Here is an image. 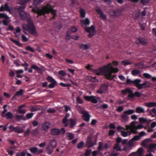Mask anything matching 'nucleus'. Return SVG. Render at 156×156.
<instances>
[{"label":"nucleus","instance_id":"f257e3e1","mask_svg":"<svg viewBox=\"0 0 156 156\" xmlns=\"http://www.w3.org/2000/svg\"><path fill=\"white\" fill-rule=\"evenodd\" d=\"M32 11L37 13L38 16L44 15L46 13L48 14L50 12L53 15V19H54L56 16V11L54 10L49 4H48L41 9L37 7L33 8L32 9Z\"/></svg>","mask_w":156,"mask_h":156},{"label":"nucleus","instance_id":"f03ea898","mask_svg":"<svg viewBox=\"0 0 156 156\" xmlns=\"http://www.w3.org/2000/svg\"><path fill=\"white\" fill-rule=\"evenodd\" d=\"M92 65H90L88 64L87 66H85L88 70L92 71L93 73L97 75H102L103 73H105L107 75L108 74V72L110 71V67H112L110 64H108L107 65L103 67L99 68L97 69H94L91 68V66H92Z\"/></svg>","mask_w":156,"mask_h":156},{"label":"nucleus","instance_id":"7ed1b4c3","mask_svg":"<svg viewBox=\"0 0 156 156\" xmlns=\"http://www.w3.org/2000/svg\"><path fill=\"white\" fill-rule=\"evenodd\" d=\"M22 27L24 30L23 32L25 34H27V33L25 30L27 31L29 33L32 35H34L37 33L35 26L32 22L31 21H29L27 24H23Z\"/></svg>","mask_w":156,"mask_h":156},{"label":"nucleus","instance_id":"20e7f679","mask_svg":"<svg viewBox=\"0 0 156 156\" xmlns=\"http://www.w3.org/2000/svg\"><path fill=\"white\" fill-rule=\"evenodd\" d=\"M135 112V111L133 109H129L124 111L121 115L122 121L123 122H128L129 119V115H131Z\"/></svg>","mask_w":156,"mask_h":156},{"label":"nucleus","instance_id":"39448f33","mask_svg":"<svg viewBox=\"0 0 156 156\" xmlns=\"http://www.w3.org/2000/svg\"><path fill=\"white\" fill-rule=\"evenodd\" d=\"M121 92L124 95H126L127 93H129L128 97L130 98H133L134 97L139 98L141 96V94L139 92L136 91L134 93H133V91L128 88L122 90Z\"/></svg>","mask_w":156,"mask_h":156},{"label":"nucleus","instance_id":"423d86ee","mask_svg":"<svg viewBox=\"0 0 156 156\" xmlns=\"http://www.w3.org/2000/svg\"><path fill=\"white\" fill-rule=\"evenodd\" d=\"M109 64H111V66L112 67H110V71L108 72V74L107 75H106L105 73H103V74L106 77V78L109 80H112L113 79V78H115L116 76L115 75H114L112 76V75L113 73H117L119 71V70L118 68H114L113 67L111 63H110Z\"/></svg>","mask_w":156,"mask_h":156},{"label":"nucleus","instance_id":"0eeeda50","mask_svg":"<svg viewBox=\"0 0 156 156\" xmlns=\"http://www.w3.org/2000/svg\"><path fill=\"white\" fill-rule=\"evenodd\" d=\"M136 87L139 90L142 89L143 88H148L151 87V83L148 81H146L144 83L140 84L141 82L140 79H138Z\"/></svg>","mask_w":156,"mask_h":156},{"label":"nucleus","instance_id":"6e6552de","mask_svg":"<svg viewBox=\"0 0 156 156\" xmlns=\"http://www.w3.org/2000/svg\"><path fill=\"white\" fill-rule=\"evenodd\" d=\"M109 14L112 17L116 18L121 16V11L119 9L116 10L111 9L110 11Z\"/></svg>","mask_w":156,"mask_h":156},{"label":"nucleus","instance_id":"1a4fd4ad","mask_svg":"<svg viewBox=\"0 0 156 156\" xmlns=\"http://www.w3.org/2000/svg\"><path fill=\"white\" fill-rule=\"evenodd\" d=\"M46 80L49 82H51V83L48 85V87L50 88H54L57 85L56 81L52 77L48 76H47Z\"/></svg>","mask_w":156,"mask_h":156},{"label":"nucleus","instance_id":"9d476101","mask_svg":"<svg viewBox=\"0 0 156 156\" xmlns=\"http://www.w3.org/2000/svg\"><path fill=\"white\" fill-rule=\"evenodd\" d=\"M117 131L121 133V135L124 137L130 135H129V131L124 130V128L120 126H118L116 128Z\"/></svg>","mask_w":156,"mask_h":156},{"label":"nucleus","instance_id":"9b49d317","mask_svg":"<svg viewBox=\"0 0 156 156\" xmlns=\"http://www.w3.org/2000/svg\"><path fill=\"white\" fill-rule=\"evenodd\" d=\"M81 114L83 115V119L87 122H89L90 117V115L87 111H83L81 112Z\"/></svg>","mask_w":156,"mask_h":156},{"label":"nucleus","instance_id":"f8f14e48","mask_svg":"<svg viewBox=\"0 0 156 156\" xmlns=\"http://www.w3.org/2000/svg\"><path fill=\"white\" fill-rule=\"evenodd\" d=\"M108 86L107 84H102L98 90L97 91V93L100 94H102L105 93L107 90Z\"/></svg>","mask_w":156,"mask_h":156},{"label":"nucleus","instance_id":"ddd939ff","mask_svg":"<svg viewBox=\"0 0 156 156\" xmlns=\"http://www.w3.org/2000/svg\"><path fill=\"white\" fill-rule=\"evenodd\" d=\"M84 98L86 101H90L94 104H96L98 102V101L95 98V97L93 96H84Z\"/></svg>","mask_w":156,"mask_h":156},{"label":"nucleus","instance_id":"4468645a","mask_svg":"<svg viewBox=\"0 0 156 156\" xmlns=\"http://www.w3.org/2000/svg\"><path fill=\"white\" fill-rule=\"evenodd\" d=\"M32 69L35 70L39 73H42V70L41 69L35 65H32L31 66V67L28 69V73H32L33 72Z\"/></svg>","mask_w":156,"mask_h":156},{"label":"nucleus","instance_id":"2eb2a0df","mask_svg":"<svg viewBox=\"0 0 156 156\" xmlns=\"http://www.w3.org/2000/svg\"><path fill=\"white\" fill-rule=\"evenodd\" d=\"M144 150L142 147L139 148L136 152H133L132 155L133 156H143Z\"/></svg>","mask_w":156,"mask_h":156},{"label":"nucleus","instance_id":"dca6fc26","mask_svg":"<svg viewBox=\"0 0 156 156\" xmlns=\"http://www.w3.org/2000/svg\"><path fill=\"white\" fill-rule=\"evenodd\" d=\"M26 107V105L25 104L20 105L18 107L17 112L20 114H24L25 113L27 110L24 108Z\"/></svg>","mask_w":156,"mask_h":156},{"label":"nucleus","instance_id":"f3484780","mask_svg":"<svg viewBox=\"0 0 156 156\" xmlns=\"http://www.w3.org/2000/svg\"><path fill=\"white\" fill-rule=\"evenodd\" d=\"M4 11H7L9 13L11 12V9L9 8L8 3H5L4 6L2 5L0 7V12H3Z\"/></svg>","mask_w":156,"mask_h":156},{"label":"nucleus","instance_id":"a211bd4d","mask_svg":"<svg viewBox=\"0 0 156 156\" xmlns=\"http://www.w3.org/2000/svg\"><path fill=\"white\" fill-rule=\"evenodd\" d=\"M96 143V141L93 142L90 138H88L87 140L86 145L88 148L92 147L95 145Z\"/></svg>","mask_w":156,"mask_h":156},{"label":"nucleus","instance_id":"6ab92c4d","mask_svg":"<svg viewBox=\"0 0 156 156\" xmlns=\"http://www.w3.org/2000/svg\"><path fill=\"white\" fill-rule=\"evenodd\" d=\"M137 40L138 41L137 42V44H141L143 45H145L148 43L146 39L143 37L138 38Z\"/></svg>","mask_w":156,"mask_h":156},{"label":"nucleus","instance_id":"aec40b11","mask_svg":"<svg viewBox=\"0 0 156 156\" xmlns=\"http://www.w3.org/2000/svg\"><path fill=\"white\" fill-rule=\"evenodd\" d=\"M103 142H100L99 143V145L98 147V150L99 151H100L102 150V149H107L108 147V144L106 143L103 146Z\"/></svg>","mask_w":156,"mask_h":156},{"label":"nucleus","instance_id":"412c9836","mask_svg":"<svg viewBox=\"0 0 156 156\" xmlns=\"http://www.w3.org/2000/svg\"><path fill=\"white\" fill-rule=\"evenodd\" d=\"M80 22L83 27H86L89 25L90 23V21L88 18H86L85 20H81Z\"/></svg>","mask_w":156,"mask_h":156},{"label":"nucleus","instance_id":"4be33fe9","mask_svg":"<svg viewBox=\"0 0 156 156\" xmlns=\"http://www.w3.org/2000/svg\"><path fill=\"white\" fill-rule=\"evenodd\" d=\"M69 121L70 122L69 128H73L77 123L76 120L75 119H70Z\"/></svg>","mask_w":156,"mask_h":156},{"label":"nucleus","instance_id":"5701e85b","mask_svg":"<svg viewBox=\"0 0 156 156\" xmlns=\"http://www.w3.org/2000/svg\"><path fill=\"white\" fill-rule=\"evenodd\" d=\"M50 127V124L49 122H45L42 124V129L43 130L47 131Z\"/></svg>","mask_w":156,"mask_h":156},{"label":"nucleus","instance_id":"b1692460","mask_svg":"<svg viewBox=\"0 0 156 156\" xmlns=\"http://www.w3.org/2000/svg\"><path fill=\"white\" fill-rule=\"evenodd\" d=\"M79 46L81 49H83V50H87L90 47V44H84L81 43L79 44Z\"/></svg>","mask_w":156,"mask_h":156},{"label":"nucleus","instance_id":"393cba45","mask_svg":"<svg viewBox=\"0 0 156 156\" xmlns=\"http://www.w3.org/2000/svg\"><path fill=\"white\" fill-rule=\"evenodd\" d=\"M138 79H136L134 80H131L129 79H127L126 80V83L127 84H133L134 86L136 87Z\"/></svg>","mask_w":156,"mask_h":156},{"label":"nucleus","instance_id":"a878e982","mask_svg":"<svg viewBox=\"0 0 156 156\" xmlns=\"http://www.w3.org/2000/svg\"><path fill=\"white\" fill-rule=\"evenodd\" d=\"M21 18L23 20L28 19L29 18V14L26 12H24L19 15Z\"/></svg>","mask_w":156,"mask_h":156},{"label":"nucleus","instance_id":"bb28decb","mask_svg":"<svg viewBox=\"0 0 156 156\" xmlns=\"http://www.w3.org/2000/svg\"><path fill=\"white\" fill-rule=\"evenodd\" d=\"M96 11L97 13L100 15V17L103 20H105L106 19V16L104 14L103 12L100 9H98L96 10Z\"/></svg>","mask_w":156,"mask_h":156},{"label":"nucleus","instance_id":"cd10ccee","mask_svg":"<svg viewBox=\"0 0 156 156\" xmlns=\"http://www.w3.org/2000/svg\"><path fill=\"white\" fill-rule=\"evenodd\" d=\"M86 31L88 33L90 32H95V27L93 25H91L90 27H86L85 28Z\"/></svg>","mask_w":156,"mask_h":156},{"label":"nucleus","instance_id":"c85d7f7f","mask_svg":"<svg viewBox=\"0 0 156 156\" xmlns=\"http://www.w3.org/2000/svg\"><path fill=\"white\" fill-rule=\"evenodd\" d=\"M51 132L54 135H58L60 133V130L55 128L51 129Z\"/></svg>","mask_w":156,"mask_h":156},{"label":"nucleus","instance_id":"c756f323","mask_svg":"<svg viewBox=\"0 0 156 156\" xmlns=\"http://www.w3.org/2000/svg\"><path fill=\"white\" fill-rule=\"evenodd\" d=\"M24 131V129L21 126H17L16 127L15 132L18 133H22Z\"/></svg>","mask_w":156,"mask_h":156},{"label":"nucleus","instance_id":"7c9ffc66","mask_svg":"<svg viewBox=\"0 0 156 156\" xmlns=\"http://www.w3.org/2000/svg\"><path fill=\"white\" fill-rule=\"evenodd\" d=\"M145 105L148 108L153 107L156 106V102H150L145 103Z\"/></svg>","mask_w":156,"mask_h":156},{"label":"nucleus","instance_id":"2f4dec72","mask_svg":"<svg viewBox=\"0 0 156 156\" xmlns=\"http://www.w3.org/2000/svg\"><path fill=\"white\" fill-rule=\"evenodd\" d=\"M137 130V129L136 127V126H134L133 127L132 126L130 130L129 131V135H131L133 133L134 134L138 133Z\"/></svg>","mask_w":156,"mask_h":156},{"label":"nucleus","instance_id":"473e14b6","mask_svg":"<svg viewBox=\"0 0 156 156\" xmlns=\"http://www.w3.org/2000/svg\"><path fill=\"white\" fill-rule=\"evenodd\" d=\"M136 112L138 113H144L145 112L144 109L142 107H137L136 108Z\"/></svg>","mask_w":156,"mask_h":156},{"label":"nucleus","instance_id":"72a5a7b5","mask_svg":"<svg viewBox=\"0 0 156 156\" xmlns=\"http://www.w3.org/2000/svg\"><path fill=\"white\" fill-rule=\"evenodd\" d=\"M6 117V119H11L13 117V114L10 112H8L5 115L4 117Z\"/></svg>","mask_w":156,"mask_h":156},{"label":"nucleus","instance_id":"f704fd0d","mask_svg":"<svg viewBox=\"0 0 156 156\" xmlns=\"http://www.w3.org/2000/svg\"><path fill=\"white\" fill-rule=\"evenodd\" d=\"M79 12L81 18H83L85 17L86 12L83 9L80 8V9Z\"/></svg>","mask_w":156,"mask_h":156},{"label":"nucleus","instance_id":"c9c22d12","mask_svg":"<svg viewBox=\"0 0 156 156\" xmlns=\"http://www.w3.org/2000/svg\"><path fill=\"white\" fill-rule=\"evenodd\" d=\"M56 145L55 140H53L50 141L48 145L50 146L52 148H54L56 147Z\"/></svg>","mask_w":156,"mask_h":156},{"label":"nucleus","instance_id":"e433bc0d","mask_svg":"<svg viewBox=\"0 0 156 156\" xmlns=\"http://www.w3.org/2000/svg\"><path fill=\"white\" fill-rule=\"evenodd\" d=\"M18 7V9L19 12V15H20L24 11V9L26 8V5Z\"/></svg>","mask_w":156,"mask_h":156},{"label":"nucleus","instance_id":"4c0bfd02","mask_svg":"<svg viewBox=\"0 0 156 156\" xmlns=\"http://www.w3.org/2000/svg\"><path fill=\"white\" fill-rule=\"evenodd\" d=\"M30 0H20L18 4L22 5H26V4L29 2Z\"/></svg>","mask_w":156,"mask_h":156},{"label":"nucleus","instance_id":"58836bf2","mask_svg":"<svg viewBox=\"0 0 156 156\" xmlns=\"http://www.w3.org/2000/svg\"><path fill=\"white\" fill-rule=\"evenodd\" d=\"M10 40L11 41L13 42L16 45L20 47H21L22 46V44L20 43L19 41L14 40L12 38H10Z\"/></svg>","mask_w":156,"mask_h":156},{"label":"nucleus","instance_id":"ea45409f","mask_svg":"<svg viewBox=\"0 0 156 156\" xmlns=\"http://www.w3.org/2000/svg\"><path fill=\"white\" fill-rule=\"evenodd\" d=\"M141 73V72L139 70L134 69L132 71V74L133 76H136Z\"/></svg>","mask_w":156,"mask_h":156},{"label":"nucleus","instance_id":"a19ab883","mask_svg":"<svg viewBox=\"0 0 156 156\" xmlns=\"http://www.w3.org/2000/svg\"><path fill=\"white\" fill-rule=\"evenodd\" d=\"M50 146L48 145V146L46 147V151L47 153L48 154H50L53 151V150L50 148Z\"/></svg>","mask_w":156,"mask_h":156},{"label":"nucleus","instance_id":"79ce46f5","mask_svg":"<svg viewBox=\"0 0 156 156\" xmlns=\"http://www.w3.org/2000/svg\"><path fill=\"white\" fill-rule=\"evenodd\" d=\"M44 0H34L33 4L34 5L37 6L40 4Z\"/></svg>","mask_w":156,"mask_h":156},{"label":"nucleus","instance_id":"37998d69","mask_svg":"<svg viewBox=\"0 0 156 156\" xmlns=\"http://www.w3.org/2000/svg\"><path fill=\"white\" fill-rule=\"evenodd\" d=\"M30 151L31 152L36 154L37 152V148L36 147H33L30 148Z\"/></svg>","mask_w":156,"mask_h":156},{"label":"nucleus","instance_id":"c03bdc74","mask_svg":"<svg viewBox=\"0 0 156 156\" xmlns=\"http://www.w3.org/2000/svg\"><path fill=\"white\" fill-rule=\"evenodd\" d=\"M67 135L69 140H72L73 139L74 137V134L71 133H67Z\"/></svg>","mask_w":156,"mask_h":156},{"label":"nucleus","instance_id":"a18cd8bd","mask_svg":"<svg viewBox=\"0 0 156 156\" xmlns=\"http://www.w3.org/2000/svg\"><path fill=\"white\" fill-rule=\"evenodd\" d=\"M156 147V144L154 143L150 144L149 146V151H152V150L153 149L155 148Z\"/></svg>","mask_w":156,"mask_h":156},{"label":"nucleus","instance_id":"49530a36","mask_svg":"<svg viewBox=\"0 0 156 156\" xmlns=\"http://www.w3.org/2000/svg\"><path fill=\"white\" fill-rule=\"evenodd\" d=\"M23 91L22 89H20L19 91H17L15 94L16 96H22L23 95Z\"/></svg>","mask_w":156,"mask_h":156},{"label":"nucleus","instance_id":"de8ad7c7","mask_svg":"<svg viewBox=\"0 0 156 156\" xmlns=\"http://www.w3.org/2000/svg\"><path fill=\"white\" fill-rule=\"evenodd\" d=\"M108 105L106 104H104L98 106V108L101 109H104L108 108Z\"/></svg>","mask_w":156,"mask_h":156},{"label":"nucleus","instance_id":"09e8293b","mask_svg":"<svg viewBox=\"0 0 156 156\" xmlns=\"http://www.w3.org/2000/svg\"><path fill=\"white\" fill-rule=\"evenodd\" d=\"M15 119L17 120H20L21 119L24 120L23 118V115H16L15 116Z\"/></svg>","mask_w":156,"mask_h":156},{"label":"nucleus","instance_id":"8fccbe9b","mask_svg":"<svg viewBox=\"0 0 156 156\" xmlns=\"http://www.w3.org/2000/svg\"><path fill=\"white\" fill-rule=\"evenodd\" d=\"M84 143L83 141L80 142L78 143L77 145V147L78 149H81L82 148Z\"/></svg>","mask_w":156,"mask_h":156},{"label":"nucleus","instance_id":"3c124183","mask_svg":"<svg viewBox=\"0 0 156 156\" xmlns=\"http://www.w3.org/2000/svg\"><path fill=\"white\" fill-rule=\"evenodd\" d=\"M140 139V136L139 135H136L134 136L132 139V140H133L134 142L137 141Z\"/></svg>","mask_w":156,"mask_h":156},{"label":"nucleus","instance_id":"603ef678","mask_svg":"<svg viewBox=\"0 0 156 156\" xmlns=\"http://www.w3.org/2000/svg\"><path fill=\"white\" fill-rule=\"evenodd\" d=\"M9 17H8L4 19V20L2 21V23L5 26H7L9 22L8 21L9 19Z\"/></svg>","mask_w":156,"mask_h":156},{"label":"nucleus","instance_id":"864d4df0","mask_svg":"<svg viewBox=\"0 0 156 156\" xmlns=\"http://www.w3.org/2000/svg\"><path fill=\"white\" fill-rule=\"evenodd\" d=\"M31 134L33 135H35L38 134V131L37 129H34L31 131Z\"/></svg>","mask_w":156,"mask_h":156},{"label":"nucleus","instance_id":"5fc2aeb1","mask_svg":"<svg viewBox=\"0 0 156 156\" xmlns=\"http://www.w3.org/2000/svg\"><path fill=\"white\" fill-rule=\"evenodd\" d=\"M58 73L62 76H65L66 75L65 72L64 70H61L58 71Z\"/></svg>","mask_w":156,"mask_h":156},{"label":"nucleus","instance_id":"6e6d98bb","mask_svg":"<svg viewBox=\"0 0 156 156\" xmlns=\"http://www.w3.org/2000/svg\"><path fill=\"white\" fill-rule=\"evenodd\" d=\"M9 76L11 77H13L15 75V73L13 70L11 69H10V71L9 74Z\"/></svg>","mask_w":156,"mask_h":156},{"label":"nucleus","instance_id":"4d7b16f0","mask_svg":"<svg viewBox=\"0 0 156 156\" xmlns=\"http://www.w3.org/2000/svg\"><path fill=\"white\" fill-rule=\"evenodd\" d=\"M34 115V114L33 113H30L26 115V117L27 119H30Z\"/></svg>","mask_w":156,"mask_h":156},{"label":"nucleus","instance_id":"13d9d810","mask_svg":"<svg viewBox=\"0 0 156 156\" xmlns=\"http://www.w3.org/2000/svg\"><path fill=\"white\" fill-rule=\"evenodd\" d=\"M122 63L124 66H127L128 65L132 64V63L128 61H123L122 62Z\"/></svg>","mask_w":156,"mask_h":156},{"label":"nucleus","instance_id":"bf43d9fd","mask_svg":"<svg viewBox=\"0 0 156 156\" xmlns=\"http://www.w3.org/2000/svg\"><path fill=\"white\" fill-rule=\"evenodd\" d=\"M114 149H116L118 151H120L121 149V148L119 146V144L116 143L115 144V146L114 147Z\"/></svg>","mask_w":156,"mask_h":156},{"label":"nucleus","instance_id":"052dcab7","mask_svg":"<svg viewBox=\"0 0 156 156\" xmlns=\"http://www.w3.org/2000/svg\"><path fill=\"white\" fill-rule=\"evenodd\" d=\"M60 85L63 87H70L71 86V85L69 83L66 84L62 82L60 83Z\"/></svg>","mask_w":156,"mask_h":156},{"label":"nucleus","instance_id":"680f3d73","mask_svg":"<svg viewBox=\"0 0 156 156\" xmlns=\"http://www.w3.org/2000/svg\"><path fill=\"white\" fill-rule=\"evenodd\" d=\"M91 152V150L87 149L85 153V156H89Z\"/></svg>","mask_w":156,"mask_h":156},{"label":"nucleus","instance_id":"e2e57ef3","mask_svg":"<svg viewBox=\"0 0 156 156\" xmlns=\"http://www.w3.org/2000/svg\"><path fill=\"white\" fill-rule=\"evenodd\" d=\"M77 102L80 104H82L83 103V100L81 99L80 97H78L76 98Z\"/></svg>","mask_w":156,"mask_h":156},{"label":"nucleus","instance_id":"0e129e2a","mask_svg":"<svg viewBox=\"0 0 156 156\" xmlns=\"http://www.w3.org/2000/svg\"><path fill=\"white\" fill-rule=\"evenodd\" d=\"M9 129L10 130V132L14 131L15 132L16 127H14L12 125H10L9 127Z\"/></svg>","mask_w":156,"mask_h":156},{"label":"nucleus","instance_id":"69168bd1","mask_svg":"<svg viewBox=\"0 0 156 156\" xmlns=\"http://www.w3.org/2000/svg\"><path fill=\"white\" fill-rule=\"evenodd\" d=\"M30 133V130L28 128L27 129V130L24 132V136H28L29 135Z\"/></svg>","mask_w":156,"mask_h":156},{"label":"nucleus","instance_id":"338daca9","mask_svg":"<svg viewBox=\"0 0 156 156\" xmlns=\"http://www.w3.org/2000/svg\"><path fill=\"white\" fill-rule=\"evenodd\" d=\"M143 76L145 78L147 79H150L152 78V76L147 73H144Z\"/></svg>","mask_w":156,"mask_h":156},{"label":"nucleus","instance_id":"774afa93","mask_svg":"<svg viewBox=\"0 0 156 156\" xmlns=\"http://www.w3.org/2000/svg\"><path fill=\"white\" fill-rule=\"evenodd\" d=\"M115 133V131L112 129H110L109 131L108 135L110 136H112L114 135Z\"/></svg>","mask_w":156,"mask_h":156}]
</instances>
